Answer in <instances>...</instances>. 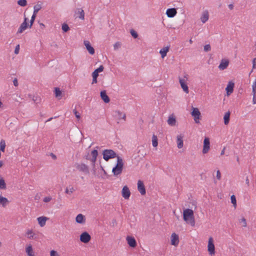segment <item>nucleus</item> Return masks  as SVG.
<instances>
[{
	"label": "nucleus",
	"instance_id": "f257e3e1",
	"mask_svg": "<svg viewBox=\"0 0 256 256\" xmlns=\"http://www.w3.org/2000/svg\"><path fill=\"white\" fill-rule=\"evenodd\" d=\"M184 220V221L190 224L192 226L195 224L194 212L192 210L186 208L184 210L183 212Z\"/></svg>",
	"mask_w": 256,
	"mask_h": 256
},
{
	"label": "nucleus",
	"instance_id": "f03ea898",
	"mask_svg": "<svg viewBox=\"0 0 256 256\" xmlns=\"http://www.w3.org/2000/svg\"><path fill=\"white\" fill-rule=\"evenodd\" d=\"M124 166V162L122 159L120 157H117V162L116 166L113 168L112 172L114 176H118L122 172Z\"/></svg>",
	"mask_w": 256,
	"mask_h": 256
},
{
	"label": "nucleus",
	"instance_id": "7ed1b4c3",
	"mask_svg": "<svg viewBox=\"0 0 256 256\" xmlns=\"http://www.w3.org/2000/svg\"><path fill=\"white\" fill-rule=\"evenodd\" d=\"M103 158L106 161H108L110 159L114 158L118 156L116 152L113 150L110 149L104 150L102 152Z\"/></svg>",
	"mask_w": 256,
	"mask_h": 256
},
{
	"label": "nucleus",
	"instance_id": "20e7f679",
	"mask_svg": "<svg viewBox=\"0 0 256 256\" xmlns=\"http://www.w3.org/2000/svg\"><path fill=\"white\" fill-rule=\"evenodd\" d=\"M76 168L80 172L86 174L90 172L88 166L83 163L76 164Z\"/></svg>",
	"mask_w": 256,
	"mask_h": 256
},
{
	"label": "nucleus",
	"instance_id": "39448f33",
	"mask_svg": "<svg viewBox=\"0 0 256 256\" xmlns=\"http://www.w3.org/2000/svg\"><path fill=\"white\" fill-rule=\"evenodd\" d=\"M208 250L210 255L212 256L215 254V247L214 244V240L212 237H210L208 240Z\"/></svg>",
	"mask_w": 256,
	"mask_h": 256
},
{
	"label": "nucleus",
	"instance_id": "423d86ee",
	"mask_svg": "<svg viewBox=\"0 0 256 256\" xmlns=\"http://www.w3.org/2000/svg\"><path fill=\"white\" fill-rule=\"evenodd\" d=\"M191 114L194 117L195 122L198 124L200 122V112L198 108L192 107Z\"/></svg>",
	"mask_w": 256,
	"mask_h": 256
},
{
	"label": "nucleus",
	"instance_id": "0eeeda50",
	"mask_svg": "<svg viewBox=\"0 0 256 256\" xmlns=\"http://www.w3.org/2000/svg\"><path fill=\"white\" fill-rule=\"evenodd\" d=\"M210 149V142L208 138H205L204 140L202 153L206 154L208 152Z\"/></svg>",
	"mask_w": 256,
	"mask_h": 256
},
{
	"label": "nucleus",
	"instance_id": "6e6552de",
	"mask_svg": "<svg viewBox=\"0 0 256 256\" xmlns=\"http://www.w3.org/2000/svg\"><path fill=\"white\" fill-rule=\"evenodd\" d=\"M90 236L87 232H82L80 236V240L84 243H88L90 240Z\"/></svg>",
	"mask_w": 256,
	"mask_h": 256
},
{
	"label": "nucleus",
	"instance_id": "1a4fd4ad",
	"mask_svg": "<svg viewBox=\"0 0 256 256\" xmlns=\"http://www.w3.org/2000/svg\"><path fill=\"white\" fill-rule=\"evenodd\" d=\"M167 122L168 124L171 126H176V118L174 114H172L168 116Z\"/></svg>",
	"mask_w": 256,
	"mask_h": 256
},
{
	"label": "nucleus",
	"instance_id": "9d476101",
	"mask_svg": "<svg viewBox=\"0 0 256 256\" xmlns=\"http://www.w3.org/2000/svg\"><path fill=\"white\" fill-rule=\"evenodd\" d=\"M28 18H24V22L20 24L19 27L16 34H22L24 30H25L28 26V24L27 23Z\"/></svg>",
	"mask_w": 256,
	"mask_h": 256
},
{
	"label": "nucleus",
	"instance_id": "9b49d317",
	"mask_svg": "<svg viewBox=\"0 0 256 256\" xmlns=\"http://www.w3.org/2000/svg\"><path fill=\"white\" fill-rule=\"evenodd\" d=\"M171 244L177 246L179 243L178 236L176 233H172L170 236Z\"/></svg>",
	"mask_w": 256,
	"mask_h": 256
},
{
	"label": "nucleus",
	"instance_id": "f8f14e48",
	"mask_svg": "<svg viewBox=\"0 0 256 256\" xmlns=\"http://www.w3.org/2000/svg\"><path fill=\"white\" fill-rule=\"evenodd\" d=\"M122 194L124 199L128 200L129 198L130 195V192L127 186H126L123 187L122 191Z\"/></svg>",
	"mask_w": 256,
	"mask_h": 256
},
{
	"label": "nucleus",
	"instance_id": "ddd939ff",
	"mask_svg": "<svg viewBox=\"0 0 256 256\" xmlns=\"http://www.w3.org/2000/svg\"><path fill=\"white\" fill-rule=\"evenodd\" d=\"M138 190L142 195L146 194V189L144 182L140 180H138Z\"/></svg>",
	"mask_w": 256,
	"mask_h": 256
},
{
	"label": "nucleus",
	"instance_id": "4468645a",
	"mask_svg": "<svg viewBox=\"0 0 256 256\" xmlns=\"http://www.w3.org/2000/svg\"><path fill=\"white\" fill-rule=\"evenodd\" d=\"M179 82L183 90L186 94H188L189 92L188 88L186 84V80L184 78H180Z\"/></svg>",
	"mask_w": 256,
	"mask_h": 256
},
{
	"label": "nucleus",
	"instance_id": "2eb2a0df",
	"mask_svg": "<svg viewBox=\"0 0 256 256\" xmlns=\"http://www.w3.org/2000/svg\"><path fill=\"white\" fill-rule=\"evenodd\" d=\"M229 64V60L226 59H222L220 61L218 68L220 70H224L227 68Z\"/></svg>",
	"mask_w": 256,
	"mask_h": 256
},
{
	"label": "nucleus",
	"instance_id": "dca6fc26",
	"mask_svg": "<svg viewBox=\"0 0 256 256\" xmlns=\"http://www.w3.org/2000/svg\"><path fill=\"white\" fill-rule=\"evenodd\" d=\"M84 46H86V48L88 52L90 54H94V49L91 46L90 42L88 40H84Z\"/></svg>",
	"mask_w": 256,
	"mask_h": 256
},
{
	"label": "nucleus",
	"instance_id": "f3484780",
	"mask_svg": "<svg viewBox=\"0 0 256 256\" xmlns=\"http://www.w3.org/2000/svg\"><path fill=\"white\" fill-rule=\"evenodd\" d=\"M126 240L128 244L132 248H134L136 245V240L134 237L128 236Z\"/></svg>",
	"mask_w": 256,
	"mask_h": 256
},
{
	"label": "nucleus",
	"instance_id": "a211bd4d",
	"mask_svg": "<svg viewBox=\"0 0 256 256\" xmlns=\"http://www.w3.org/2000/svg\"><path fill=\"white\" fill-rule=\"evenodd\" d=\"M98 155V152L96 150H94L91 152V156L92 158L90 159V161L92 162V166H94L96 160V158Z\"/></svg>",
	"mask_w": 256,
	"mask_h": 256
},
{
	"label": "nucleus",
	"instance_id": "6ab92c4d",
	"mask_svg": "<svg viewBox=\"0 0 256 256\" xmlns=\"http://www.w3.org/2000/svg\"><path fill=\"white\" fill-rule=\"evenodd\" d=\"M234 83L232 82H230L226 88L228 96L230 95L234 91Z\"/></svg>",
	"mask_w": 256,
	"mask_h": 256
},
{
	"label": "nucleus",
	"instance_id": "aec40b11",
	"mask_svg": "<svg viewBox=\"0 0 256 256\" xmlns=\"http://www.w3.org/2000/svg\"><path fill=\"white\" fill-rule=\"evenodd\" d=\"M183 138L184 136L182 134L178 135L176 136L177 146L178 148H181L184 146Z\"/></svg>",
	"mask_w": 256,
	"mask_h": 256
},
{
	"label": "nucleus",
	"instance_id": "412c9836",
	"mask_svg": "<svg viewBox=\"0 0 256 256\" xmlns=\"http://www.w3.org/2000/svg\"><path fill=\"white\" fill-rule=\"evenodd\" d=\"M209 18V14L207 10H204L202 14L200 17V20L203 23H206L208 20Z\"/></svg>",
	"mask_w": 256,
	"mask_h": 256
},
{
	"label": "nucleus",
	"instance_id": "4be33fe9",
	"mask_svg": "<svg viewBox=\"0 0 256 256\" xmlns=\"http://www.w3.org/2000/svg\"><path fill=\"white\" fill-rule=\"evenodd\" d=\"M176 10L174 8H172L166 10V14L168 18H173L176 15Z\"/></svg>",
	"mask_w": 256,
	"mask_h": 256
},
{
	"label": "nucleus",
	"instance_id": "5701e85b",
	"mask_svg": "<svg viewBox=\"0 0 256 256\" xmlns=\"http://www.w3.org/2000/svg\"><path fill=\"white\" fill-rule=\"evenodd\" d=\"M26 235L28 238L30 240H35L36 239V234L32 230H26Z\"/></svg>",
	"mask_w": 256,
	"mask_h": 256
},
{
	"label": "nucleus",
	"instance_id": "b1692460",
	"mask_svg": "<svg viewBox=\"0 0 256 256\" xmlns=\"http://www.w3.org/2000/svg\"><path fill=\"white\" fill-rule=\"evenodd\" d=\"M76 14L77 15L76 17L82 20L84 19V12L82 8H78L76 12Z\"/></svg>",
	"mask_w": 256,
	"mask_h": 256
},
{
	"label": "nucleus",
	"instance_id": "393cba45",
	"mask_svg": "<svg viewBox=\"0 0 256 256\" xmlns=\"http://www.w3.org/2000/svg\"><path fill=\"white\" fill-rule=\"evenodd\" d=\"M114 116L118 120H126V114L122 112H120V111L119 110H116L115 112H114Z\"/></svg>",
	"mask_w": 256,
	"mask_h": 256
},
{
	"label": "nucleus",
	"instance_id": "a878e982",
	"mask_svg": "<svg viewBox=\"0 0 256 256\" xmlns=\"http://www.w3.org/2000/svg\"><path fill=\"white\" fill-rule=\"evenodd\" d=\"M76 222L78 224H84L86 221L84 216V215H82V214H80L78 215H77V216H76Z\"/></svg>",
	"mask_w": 256,
	"mask_h": 256
},
{
	"label": "nucleus",
	"instance_id": "bb28decb",
	"mask_svg": "<svg viewBox=\"0 0 256 256\" xmlns=\"http://www.w3.org/2000/svg\"><path fill=\"white\" fill-rule=\"evenodd\" d=\"M100 97L104 102L106 103H108L110 101V98L106 94V92L105 90H102L100 92Z\"/></svg>",
	"mask_w": 256,
	"mask_h": 256
},
{
	"label": "nucleus",
	"instance_id": "cd10ccee",
	"mask_svg": "<svg viewBox=\"0 0 256 256\" xmlns=\"http://www.w3.org/2000/svg\"><path fill=\"white\" fill-rule=\"evenodd\" d=\"M26 252L28 256H34V252L33 250L32 246L30 244L26 248Z\"/></svg>",
	"mask_w": 256,
	"mask_h": 256
},
{
	"label": "nucleus",
	"instance_id": "c85d7f7f",
	"mask_svg": "<svg viewBox=\"0 0 256 256\" xmlns=\"http://www.w3.org/2000/svg\"><path fill=\"white\" fill-rule=\"evenodd\" d=\"M9 203V201L7 198L0 196V205L3 207H5Z\"/></svg>",
	"mask_w": 256,
	"mask_h": 256
},
{
	"label": "nucleus",
	"instance_id": "c756f323",
	"mask_svg": "<svg viewBox=\"0 0 256 256\" xmlns=\"http://www.w3.org/2000/svg\"><path fill=\"white\" fill-rule=\"evenodd\" d=\"M47 218L44 216H40L38 218V221L40 226L42 227L44 226L46 223Z\"/></svg>",
	"mask_w": 256,
	"mask_h": 256
},
{
	"label": "nucleus",
	"instance_id": "7c9ffc66",
	"mask_svg": "<svg viewBox=\"0 0 256 256\" xmlns=\"http://www.w3.org/2000/svg\"><path fill=\"white\" fill-rule=\"evenodd\" d=\"M169 48L168 46L164 47L160 50V54L162 58H164L166 56V54Z\"/></svg>",
	"mask_w": 256,
	"mask_h": 256
},
{
	"label": "nucleus",
	"instance_id": "2f4dec72",
	"mask_svg": "<svg viewBox=\"0 0 256 256\" xmlns=\"http://www.w3.org/2000/svg\"><path fill=\"white\" fill-rule=\"evenodd\" d=\"M230 112H228L225 113L224 116V123L225 124H228L230 121Z\"/></svg>",
	"mask_w": 256,
	"mask_h": 256
},
{
	"label": "nucleus",
	"instance_id": "473e14b6",
	"mask_svg": "<svg viewBox=\"0 0 256 256\" xmlns=\"http://www.w3.org/2000/svg\"><path fill=\"white\" fill-rule=\"evenodd\" d=\"M55 96L58 99H60L62 98V92L58 88H56L55 90Z\"/></svg>",
	"mask_w": 256,
	"mask_h": 256
},
{
	"label": "nucleus",
	"instance_id": "72a5a7b5",
	"mask_svg": "<svg viewBox=\"0 0 256 256\" xmlns=\"http://www.w3.org/2000/svg\"><path fill=\"white\" fill-rule=\"evenodd\" d=\"M6 188V184L4 179L0 176V189L5 190Z\"/></svg>",
	"mask_w": 256,
	"mask_h": 256
},
{
	"label": "nucleus",
	"instance_id": "f704fd0d",
	"mask_svg": "<svg viewBox=\"0 0 256 256\" xmlns=\"http://www.w3.org/2000/svg\"><path fill=\"white\" fill-rule=\"evenodd\" d=\"M152 144L154 147H156L158 145L157 136L154 134L152 137Z\"/></svg>",
	"mask_w": 256,
	"mask_h": 256
},
{
	"label": "nucleus",
	"instance_id": "c9c22d12",
	"mask_svg": "<svg viewBox=\"0 0 256 256\" xmlns=\"http://www.w3.org/2000/svg\"><path fill=\"white\" fill-rule=\"evenodd\" d=\"M42 6L40 4H37L34 7V14H36L41 9Z\"/></svg>",
	"mask_w": 256,
	"mask_h": 256
},
{
	"label": "nucleus",
	"instance_id": "e433bc0d",
	"mask_svg": "<svg viewBox=\"0 0 256 256\" xmlns=\"http://www.w3.org/2000/svg\"><path fill=\"white\" fill-rule=\"evenodd\" d=\"M6 148V142L4 140H1L0 142V150H2V152H4Z\"/></svg>",
	"mask_w": 256,
	"mask_h": 256
},
{
	"label": "nucleus",
	"instance_id": "4c0bfd02",
	"mask_svg": "<svg viewBox=\"0 0 256 256\" xmlns=\"http://www.w3.org/2000/svg\"><path fill=\"white\" fill-rule=\"evenodd\" d=\"M75 190L73 186H69L66 188L65 190V192L67 194H70Z\"/></svg>",
	"mask_w": 256,
	"mask_h": 256
},
{
	"label": "nucleus",
	"instance_id": "58836bf2",
	"mask_svg": "<svg viewBox=\"0 0 256 256\" xmlns=\"http://www.w3.org/2000/svg\"><path fill=\"white\" fill-rule=\"evenodd\" d=\"M252 88L253 96H254V98H256V79L254 80L252 84Z\"/></svg>",
	"mask_w": 256,
	"mask_h": 256
},
{
	"label": "nucleus",
	"instance_id": "ea45409f",
	"mask_svg": "<svg viewBox=\"0 0 256 256\" xmlns=\"http://www.w3.org/2000/svg\"><path fill=\"white\" fill-rule=\"evenodd\" d=\"M231 202L234 208H236V200L235 196L232 195L230 196Z\"/></svg>",
	"mask_w": 256,
	"mask_h": 256
},
{
	"label": "nucleus",
	"instance_id": "a19ab883",
	"mask_svg": "<svg viewBox=\"0 0 256 256\" xmlns=\"http://www.w3.org/2000/svg\"><path fill=\"white\" fill-rule=\"evenodd\" d=\"M18 4L21 6H25L27 4L26 0H18Z\"/></svg>",
	"mask_w": 256,
	"mask_h": 256
},
{
	"label": "nucleus",
	"instance_id": "79ce46f5",
	"mask_svg": "<svg viewBox=\"0 0 256 256\" xmlns=\"http://www.w3.org/2000/svg\"><path fill=\"white\" fill-rule=\"evenodd\" d=\"M239 222L240 223L242 224L243 226H244V227L246 226V225H247L246 220L244 218L242 217V218L240 219Z\"/></svg>",
	"mask_w": 256,
	"mask_h": 256
},
{
	"label": "nucleus",
	"instance_id": "37998d69",
	"mask_svg": "<svg viewBox=\"0 0 256 256\" xmlns=\"http://www.w3.org/2000/svg\"><path fill=\"white\" fill-rule=\"evenodd\" d=\"M121 43L119 42H116L114 45V50H118L121 46Z\"/></svg>",
	"mask_w": 256,
	"mask_h": 256
},
{
	"label": "nucleus",
	"instance_id": "c03bdc74",
	"mask_svg": "<svg viewBox=\"0 0 256 256\" xmlns=\"http://www.w3.org/2000/svg\"><path fill=\"white\" fill-rule=\"evenodd\" d=\"M62 30L64 32H68L69 30V29H70V28H69L67 24H64L62 25Z\"/></svg>",
	"mask_w": 256,
	"mask_h": 256
},
{
	"label": "nucleus",
	"instance_id": "a18cd8bd",
	"mask_svg": "<svg viewBox=\"0 0 256 256\" xmlns=\"http://www.w3.org/2000/svg\"><path fill=\"white\" fill-rule=\"evenodd\" d=\"M50 256H60V254L56 251L52 250L50 252Z\"/></svg>",
	"mask_w": 256,
	"mask_h": 256
},
{
	"label": "nucleus",
	"instance_id": "49530a36",
	"mask_svg": "<svg viewBox=\"0 0 256 256\" xmlns=\"http://www.w3.org/2000/svg\"><path fill=\"white\" fill-rule=\"evenodd\" d=\"M36 14H32V18H31V20H30V28H31L34 21V20L36 18Z\"/></svg>",
	"mask_w": 256,
	"mask_h": 256
},
{
	"label": "nucleus",
	"instance_id": "de8ad7c7",
	"mask_svg": "<svg viewBox=\"0 0 256 256\" xmlns=\"http://www.w3.org/2000/svg\"><path fill=\"white\" fill-rule=\"evenodd\" d=\"M73 112H74L76 117L78 119H80V114L76 109L74 110Z\"/></svg>",
	"mask_w": 256,
	"mask_h": 256
},
{
	"label": "nucleus",
	"instance_id": "09e8293b",
	"mask_svg": "<svg viewBox=\"0 0 256 256\" xmlns=\"http://www.w3.org/2000/svg\"><path fill=\"white\" fill-rule=\"evenodd\" d=\"M104 68V66L102 65H101L98 68H96L94 71H95L98 74L99 72H100L103 71Z\"/></svg>",
	"mask_w": 256,
	"mask_h": 256
},
{
	"label": "nucleus",
	"instance_id": "8fccbe9b",
	"mask_svg": "<svg viewBox=\"0 0 256 256\" xmlns=\"http://www.w3.org/2000/svg\"><path fill=\"white\" fill-rule=\"evenodd\" d=\"M130 34L134 38H137L138 36L137 32L133 30H130Z\"/></svg>",
	"mask_w": 256,
	"mask_h": 256
},
{
	"label": "nucleus",
	"instance_id": "3c124183",
	"mask_svg": "<svg viewBox=\"0 0 256 256\" xmlns=\"http://www.w3.org/2000/svg\"><path fill=\"white\" fill-rule=\"evenodd\" d=\"M204 50L205 52L210 51L211 50V47L210 44H206L204 46Z\"/></svg>",
	"mask_w": 256,
	"mask_h": 256
},
{
	"label": "nucleus",
	"instance_id": "603ef678",
	"mask_svg": "<svg viewBox=\"0 0 256 256\" xmlns=\"http://www.w3.org/2000/svg\"><path fill=\"white\" fill-rule=\"evenodd\" d=\"M52 198L51 196H46L44 198V202H50L52 200Z\"/></svg>",
	"mask_w": 256,
	"mask_h": 256
},
{
	"label": "nucleus",
	"instance_id": "864d4df0",
	"mask_svg": "<svg viewBox=\"0 0 256 256\" xmlns=\"http://www.w3.org/2000/svg\"><path fill=\"white\" fill-rule=\"evenodd\" d=\"M216 178L218 180H220L221 178V174L219 170L216 171Z\"/></svg>",
	"mask_w": 256,
	"mask_h": 256
},
{
	"label": "nucleus",
	"instance_id": "5fc2aeb1",
	"mask_svg": "<svg viewBox=\"0 0 256 256\" xmlns=\"http://www.w3.org/2000/svg\"><path fill=\"white\" fill-rule=\"evenodd\" d=\"M252 69L256 68V58H254L252 60Z\"/></svg>",
	"mask_w": 256,
	"mask_h": 256
},
{
	"label": "nucleus",
	"instance_id": "6e6d98bb",
	"mask_svg": "<svg viewBox=\"0 0 256 256\" xmlns=\"http://www.w3.org/2000/svg\"><path fill=\"white\" fill-rule=\"evenodd\" d=\"M20 50V45L18 44L16 46L15 50H14V53L16 54H18Z\"/></svg>",
	"mask_w": 256,
	"mask_h": 256
},
{
	"label": "nucleus",
	"instance_id": "4d7b16f0",
	"mask_svg": "<svg viewBox=\"0 0 256 256\" xmlns=\"http://www.w3.org/2000/svg\"><path fill=\"white\" fill-rule=\"evenodd\" d=\"M98 74L95 71H94L92 73V78H98Z\"/></svg>",
	"mask_w": 256,
	"mask_h": 256
},
{
	"label": "nucleus",
	"instance_id": "13d9d810",
	"mask_svg": "<svg viewBox=\"0 0 256 256\" xmlns=\"http://www.w3.org/2000/svg\"><path fill=\"white\" fill-rule=\"evenodd\" d=\"M13 83L14 86H18V82L16 78L14 80Z\"/></svg>",
	"mask_w": 256,
	"mask_h": 256
},
{
	"label": "nucleus",
	"instance_id": "bf43d9fd",
	"mask_svg": "<svg viewBox=\"0 0 256 256\" xmlns=\"http://www.w3.org/2000/svg\"><path fill=\"white\" fill-rule=\"evenodd\" d=\"M246 184L248 186H250V180L248 176H247L246 178Z\"/></svg>",
	"mask_w": 256,
	"mask_h": 256
},
{
	"label": "nucleus",
	"instance_id": "052dcab7",
	"mask_svg": "<svg viewBox=\"0 0 256 256\" xmlns=\"http://www.w3.org/2000/svg\"><path fill=\"white\" fill-rule=\"evenodd\" d=\"M97 82V78H92V84H96Z\"/></svg>",
	"mask_w": 256,
	"mask_h": 256
},
{
	"label": "nucleus",
	"instance_id": "680f3d73",
	"mask_svg": "<svg viewBox=\"0 0 256 256\" xmlns=\"http://www.w3.org/2000/svg\"><path fill=\"white\" fill-rule=\"evenodd\" d=\"M252 102L254 104H256V98H254V96H253Z\"/></svg>",
	"mask_w": 256,
	"mask_h": 256
},
{
	"label": "nucleus",
	"instance_id": "e2e57ef3",
	"mask_svg": "<svg viewBox=\"0 0 256 256\" xmlns=\"http://www.w3.org/2000/svg\"><path fill=\"white\" fill-rule=\"evenodd\" d=\"M228 8L230 9V10H232L234 8V6L232 4H230L228 5Z\"/></svg>",
	"mask_w": 256,
	"mask_h": 256
},
{
	"label": "nucleus",
	"instance_id": "0e129e2a",
	"mask_svg": "<svg viewBox=\"0 0 256 256\" xmlns=\"http://www.w3.org/2000/svg\"><path fill=\"white\" fill-rule=\"evenodd\" d=\"M224 150H225V148H224L223 150H222L221 152V153H220V154L221 155H223L224 154Z\"/></svg>",
	"mask_w": 256,
	"mask_h": 256
},
{
	"label": "nucleus",
	"instance_id": "69168bd1",
	"mask_svg": "<svg viewBox=\"0 0 256 256\" xmlns=\"http://www.w3.org/2000/svg\"><path fill=\"white\" fill-rule=\"evenodd\" d=\"M3 165V162L2 161H0V168L2 167Z\"/></svg>",
	"mask_w": 256,
	"mask_h": 256
},
{
	"label": "nucleus",
	"instance_id": "338daca9",
	"mask_svg": "<svg viewBox=\"0 0 256 256\" xmlns=\"http://www.w3.org/2000/svg\"><path fill=\"white\" fill-rule=\"evenodd\" d=\"M189 42H190V44H192V39H190V40H189Z\"/></svg>",
	"mask_w": 256,
	"mask_h": 256
},
{
	"label": "nucleus",
	"instance_id": "774afa93",
	"mask_svg": "<svg viewBox=\"0 0 256 256\" xmlns=\"http://www.w3.org/2000/svg\"><path fill=\"white\" fill-rule=\"evenodd\" d=\"M37 98H37V97H36V99L33 98V100H34V102H36V101H37Z\"/></svg>",
	"mask_w": 256,
	"mask_h": 256
}]
</instances>
